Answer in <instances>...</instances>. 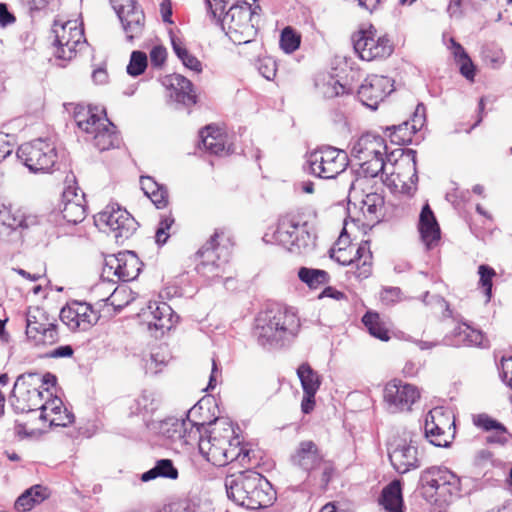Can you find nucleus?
I'll list each match as a JSON object with an SVG mask.
<instances>
[{
    "mask_svg": "<svg viewBox=\"0 0 512 512\" xmlns=\"http://www.w3.org/2000/svg\"><path fill=\"white\" fill-rule=\"evenodd\" d=\"M60 319L72 331H86L98 317L90 304L72 301L61 309Z\"/></svg>",
    "mask_w": 512,
    "mask_h": 512,
    "instance_id": "412c9836",
    "label": "nucleus"
},
{
    "mask_svg": "<svg viewBox=\"0 0 512 512\" xmlns=\"http://www.w3.org/2000/svg\"><path fill=\"white\" fill-rule=\"evenodd\" d=\"M510 434L506 427L501 423L498 427L493 430V433L487 436L486 441L491 444L505 445L508 442Z\"/></svg>",
    "mask_w": 512,
    "mask_h": 512,
    "instance_id": "052dcab7",
    "label": "nucleus"
},
{
    "mask_svg": "<svg viewBox=\"0 0 512 512\" xmlns=\"http://www.w3.org/2000/svg\"><path fill=\"white\" fill-rule=\"evenodd\" d=\"M101 118L98 115L97 108H85L77 106L74 111V120L77 126L85 133H90L95 130L96 124H101Z\"/></svg>",
    "mask_w": 512,
    "mask_h": 512,
    "instance_id": "ea45409f",
    "label": "nucleus"
},
{
    "mask_svg": "<svg viewBox=\"0 0 512 512\" xmlns=\"http://www.w3.org/2000/svg\"><path fill=\"white\" fill-rule=\"evenodd\" d=\"M166 364L167 359L164 355H160L159 352L152 353L145 363L146 373L157 374Z\"/></svg>",
    "mask_w": 512,
    "mask_h": 512,
    "instance_id": "6e6d98bb",
    "label": "nucleus"
},
{
    "mask_svg": "<svg viewBox=\"0 0 512 512\" xmlns=\"http://www.w3.org/2000/svg\"><path fill=\"white\" fill-rule=\"evenodd\" d=\"M175 219L171 215H162L155 232V241L158 245H164L171 235V229Z\"/></svg>",
    "mask_w": 512,
    "mask_h": 512,
    "instance_id": "de8ad7c7",
    "label": "nucleus"
},
{
    "mask_svg": "<svg viewBox=\"0 0 512 512\" xmlns=\"http://www.w3.org/2000/svg\"><path fill=\"white\" fill-rule=\"evenodd\" d=\"M330 257L343 266H349L347 274L355 277L357 280L368 278L372 272V254L367 243L360 244L357 248L350 246L348 248L330 250Z\"/></svg>",
    "mask_w": 512,
    "mask_h": 512,
    "instance_id": "4468645a",
    "label": "nucleus"
},
{
    "mask_svg": "<svg viewBox=\"0 0 512 512\" xmlns=\"http://www.w3.org/2000/svg\"><path fill=\"white\" fill-rule=\"evenodd\" d=\"M388 130H392L389 137L392 143L397 145H405L412 142V136L416 133L411 129L410 122L405 121L404 123L398 126H392L388 128Z\"/></svg>",
    "mask_w": 512,
    "mask_h": 512,
    "instance_id": "a18cd8bd",
    "label": "nucleus"
},
{
    "mask_svg": "<svg viewBox=\"0 0 512 512\" xmlns=\"http://www.w3.org/2000/svg\"><path fill=\"white\" fill-rule=\"evenodd\" d=\"M384 206V198L377 193L366 195L363 200L364 213L378 217Z\"/></svg>",
    "mask_w": 512,
    "mask_h": 512,
    "instance_id": "603ef678",
    "label": "nucleus"
},
{
    "mask_svg": "<svg viewBox=\"0 0 512 512\" xmlns=\"http://www.w3.org/2000/svg\"><path fill=\"white\" fill-rule=\"evenodd\" d=\"M479 274V284L484 288V293L487 297V300H490L492 295V279L496 275L495 270L485 264H482L478 267Z\"/></svg>",
    "mask_w": 512,
    "mask_h": 512,
    "instance_id": "3c124183",
    "label": "nucleus"
},
{
    "mask_svg": "<svg viewBox=\"0 0 512 512\" xmlns=\"http://www.w3.org/2000/svg\"><path fill=\"white\" fill-rule=\"evenodd\" d=\"M419 483L424 496L434 502H449L461 490L460 478L444 466H431L423 470Z\"/></svg>",
    "mask_w": 512,
    "mask_h": 512,
    "instance_id": "423d86ee",
    "label": "nucleus"
},
{
    "mask_svg": "<svg viewBox=\"0 0 512 512\" xmlns=\"http://www.w3.org/2000/svg\"><path fill=\"white\" fill-rule=\"evenodd\" d=\"M493 454L487 449L479 450L474 459V463L481 469L486 468L487 465L492 464Z\"/></svg>",
    "mask_w": 512,
    "mask_h": 512,
    "instance_id": "774afa93",
    "label": "nucleus"
},
{
    "mask_svg": "<svg viewBox=\"0 0 512 512\" xmlns=\"http://www.w3.org/2000/svg\"><path fill=\"white\" fill-rule=\"evenodd\" d=\"M203 148L215 155H226L230 148H226V135L218 128L211 125L200 131Z\"/></svg>",
    "mask_w": 512,
    "mask_h": 512,
    "instance_id": "f704fd0d",
    "label": "nucleus"
},
{
    "mask_svg": "<svg viewBox=\"0 0 512 512\" xmlns=\"http://www.w3.org/2000/svg\"><path fill=\"white\" fill-rule=\"evenodd\" d=\"M17 157L32 172H50L57 164L55 146L43 139H36L22 144L17 151Z\"/></svg>",
    "mask_w": 512,
    "mask_h": 512,
    "instance_id": "9b49d317",
    "label": "nucleus"
},
{
    "mask_svg": "<svg viewBox=\"0 0 512 512\" xmlns=\"http://www.w3.org/2000/svg\"><path fill=\"white\" fill-rule=\"evenodd\" d=\"M33 380H39L36 374L26 373L17 377L12 390V406L17 412L28 413L40 410L44 392Z\"/></svg>",
    "mask_w": 512,
    "mask_h": 512,
    "instance_id": "2eb2a0df",
    "label": "nucleus"
},
{
    "mask_svg": "<svg viewBox=\"0 0 512 512\" xmlns=\"http://www.w3.org/2000/svg\"><path fill=\"white\" fill-rule=\"evenodd\" d=\"M95 223L101 228L107 227L117 241L128 239L137 229L135 219L118 205H108L98 213Z\"/></svg>",
    "mask_w": 512,
    "mask_h": 512,
    "instance_id": "a211bd4d",
    "label": "nucleus"
},
{
    "mask_svg": "<svg viewBox=\"0 0 512 512\" xmlns=\"http://www.w3.org/2000/svg\"><path fill=\"white\" fill-rule=\"evenodd\" d=\"M148 430L160 436L173 449H182L197 441L199 435V424L189 418L167 417L160 421L150 422Z\"/></svg>",
    "mask_w": 512,
    "mask_h": 512,
    "instance_id": "0eeeda50",
    "label": "nucleus"
},
{
    "mask_svg": "<svg viewBox=\"0 0 512 512\" xmlns=\"http://www.w3.org/2000/svg\"><path fill=\"white\" fill-rule=\"evenodd\" d=\"M171 44L174 53L186 68L197 73L202 71L201 62L186 49L183 41L179 37L171 35Z\"/></svg>",
    "mask_w": 512,
    "mask_h": 512,
    "instance_id": "a19ab883",
    "label": "nucleus"
},
{
    "mask_svg": "<svg viewBox=\"0 0 512 512\" xmlns=\"http://www.w3.org/2000/svg\"><path fill=\"white\" fill-rule=\"evenodd\" d=\"M498 369L502 381L512 390V356L503 357Z\"/></svg>",
    "mask_w": 512,
    "mask_h": 512,
    "instance_id": "4d7b16f0",
    "label": "nucleus"
},
{
    "mask_svg": "<svg viewBox=\"0 0 512 512\" xmlns=\"http://www.w3.org/2000/svg\"><path fill=\"white\" fill-rule=\"evenodd\" d=\"M411 129L414 132L420 130L425 123V107L422 104L417 105L416 110L413 114L412 120L409 121Z\"/></svg>",
    "mask_w": 512,
    "mask_h": 512,
    "instance_id": "0e129e2a",
    "label": "nucleus"
},
{
    "mask_svg": "<svg viewBox=\"0 0 512 512\" xmlns=\"http://www.w3.org/2000/svg\"><path fill=\"white\" fill-rule=\"evenodd\" d=\"M386 145L381 136L365 133L354 144L351 154L358 160H368L369 157L385 154Z\"/></svg>",
    "mask_w": 512,
    "mask_h": 512,
    "instance_id": "c756f323",
    "label": "nucleus"
},
{
    "mask_svg": "<svg viewBox=\"0 0 512 512\" xmlns=\"http://www.w3.org/2000/svg\"><path fill=\"white\" fill-rule=\"evenodd\" d=\"M147 67V56L144 52L133 51L127 66V73L131 76L142 74Z\"/></svg>",
    "mask_w": 512,
    "mask_h": 512,
    "instance_id": "8fccbe9b",
    "label": "nucleus"
},
{
    "mask_svg": "<svg viewBox=\"0 0 512 512\" xmlns=\"http://www.w3.org/2000/svg\"><path fill=\"white\" fill-rule=\"evenodd\" d=\"M197 441L200 453L215 466L249 458L250 451L240 446L234 425L226 419H217L207 436L199 432Z\"/></svg>",
    "mask_w": 512,
    "mask_h": 512,
    "instance_id": "f03ea898",
    "label": "nucleus"
},
{
    "mask_svg": "<svg viewBox=\"0 0 512 512\" xmlns=\"http://www.w3.org/2000/svg\"><path fill=\"white\" fill-rule=\"evenodd\" d=\"M352 41L356 54L364 61L386 59L394 50L391 39L386 34H379L372 25L356 32Z\"/></svg>",
    "mask_w": 512,
    "mask_h": 512,
    "instance_id": "9d476101",
    "label": "nucleus"
},
{
    "mask_svg": "<svg viewBox=\"0 0 512 512\" xmlns=\"http://www.w3.org/2000/svg\"><path fill=\"white\" fill-rule=\"evenodd\" d=\"M446 341L456 347L476 346L484 347L485 338L480 330L474 329L466 322H460L453 330L451 335L446 337Z\"/></svg>",
    "mask_w": 512,
    "mask_h": 512,
    "instance_id": "7c9ffc66",
    "label": "nucleus"
},
{
    "mask_svg": "<svg viewBox=\"0 0 512 512\" xmlns=\"http://www.w3.org/2000/svg\"><path fill=\"white\" fill-rule=\"evenodd\" d=\"M393 91L389 77L380 75L368 76L358 89V98L366 107L375 110L379 103Z\"/></svg>",
    "mask_w": 512,
    "mask_h": 512,
    "instance_id": "4be33fe9",
    "label": "nucleus"
},
{
    "mask_svg": "<svg viewBox=\"0 0 512 512\" xmlns=\"http://www.w3.org/2000/svg\"><path fill=\"white\" fill-rule=\"evenodd\" d=\"M142 316L149 330H155V337L169 331L177 322L178 316L166 302H149Z\"/></svg>",
    "mask_w": 512,
    "mask_h": 512,
    "instance_id": "5701e85b",
    "label": "nucleus"
},
{
    "mask_svg": "<svg viewBox=\"0 0 512 512\" xmlns=\"http://www.w3.org/2000/svg\"><path fill=\"white\" fill-rule=\"evenodd\" d=\"M52 0H19L20 5L30 14L40 12L48 7Z\"/></svg>",
    "mask_w": 512,
    "mask_h": 512,
    "instance_id": "680f3d73",
    "label": "nucleus"
},
{
    "mask_svg": "<svg viewBox=\"0 0 512 512\" xmlns=\"http://www.w3.org/2000/svg\"><path fill=\"white\" fill-rule=\"evenodd\" d=\"M114 262L115 265L112 264L111 268H114V274L122 281L136 279L141 271V262L133 251L119 253Z\"/></svg>",
    "mask_w": 512,
    "mask_h": 512,
    "instance_id": "2f4dec72",
    "label": "nucleus"
},
{
    "mask_svg": "<svg viewBox=\"0 0 512 512\" xmlns=\"http://www.w3.org/2000/svg\"><path fill=\"white\" fill-rule=\"evenodd\" d=\"M317 469L321 470L320 485L322 488H326L335 471L334 465L331 461L323 459L322 463L318 465Z\"/></svg>",
    "mask_w": 512,
    "mask_h": 512,
    "instance_id": "e2e57ef3",
    "label": "nucleus"
},
{
    "mask_svg": "<svg viewBox=\"0 0 512 512\" xmlns=\"http://www.w3.org/2000/svg\"><path fill=\"white\" fill-rule=\"evenodd\" d=\"M257 8L259 7L252 8L249 0H244L240 4L231 5L223 17L217 18L222 30L233 43L247 44L256 37L259 18L256 13Z\"/></svg>",
    "mask_w": 512,
    "mask_h": 512,
    "instance_id": "20e7f679",
    "label": "nucleus"
},
{
    "mask_svg": "<svg viewBox=\"0 0 512 512\" xmlns=\"http://www.w3.org/2000/svg\"><path fill=\"white\" fill-rule=\"evenodd\" d=\"M266 243L278 244L292 253H302L314 246L315 235L309 231L306 222L300 224L294 218L285 216L277 226L263 236Z\"/></svg>",
    "mask_w": 512,
    "mask_h": 512,
    "instance_id": "39448f33",
    "label": "nucleus"
},
{
    "mask_svg": "<svg viewBox=\"0 0 512 512\" xmlns=\"http://www.w3.org/2000/svg\"><path fill=\"white\" fill-rule=\"evenodd\" d=\"M160 404L161 400L155 392L143 390L141 394L129 405V416L140 417L148 429V424L150 422H155V420H153V415L159 409Z\"/></svg>",
    "mask_w": 512,
    "mask_h": 512,
    "instance_id": "bb28decb",
    "label": "nucleus"
},
{
    "mask_svg": "<svg viewBox=\"0 0 512 512\" xmlns=\"http://www.w3.org/2000/svg\"><path fill=\"white\" fill-rule=\"evenodd\" d=\"M26 335L36 345H51L58 340L56 320L40 307H29L26 313Z\"/></svg>",
    "mask_w": 512,
    "mask_h": 512,
    "instance_id": "dca6fc26",
    "label": "nucleus"
},
{
    "mask_svg": "<svg viewBox=\"0 0 512 512\" xmlns=\"http://www.w3.org/2000/svg\"><path fill=\"white\" fill-rule=\"evenodd\" d=\"M16 22V17L8 10L6 3L0 2V28H6Z\"/></svg>",
    "mask_w": 512,
    "mask_h": 512,
    "instance_id": "338daca9",
    "label": "nucleus"
},
{
    "mask_svg": "<svg viewBox=\"0 0 512 512\" xmlns=\"http://www.w3.org/2000/svg\"><path fill=\"white\" fill-rule=\"evenodd\" d=\"M388 455L393 468L400 474L421 466L416 441L411 432H404L401 438L395 439L390 444Z\"/></svg>",
    "mask_w": 512,
    "mask_h": 512,
    "instance_id": "f3484780",
    "label": "nucleus"
},
{
    "mask_svg": "<svg viewBox=\"0 0 512 512\" xmlns=\"http://www.w3.org/2000/svg\"><path fill=\"white\" fill-rule=\"evenodd\" d=\"M111 3L122 23L127 40L132 41L142 32L143 11L137 5L136 0H111Z\"/></svg>",
    "mask_w": 512,
    "mask_h": 512,
    "instance_id": "aec40b11",
    "label": "nucleus"
},
{
    "mask_svg": "<svg viewBox=\"0 0 512 512\" xmlns=\"http://www.w3.org/2000/svg\"><path fill=\"white\" fill-rule=\"evenodd\" d=\"M74 422V415L67 408L57 412L55 416L49 418V424L51 426H62L66 427Z\"/></svg>",
    "mask_w": 512,
    "mask_h": 512,
    "instance_id": "bf43d9fd",
    "label": "nucleus"
},
{
    "mask_svg": "<svg viewBox=\"0 0 512 512\" xmlns=\"http://www.w3.org/2000/svg\"><path fill=\"white\" fill-rule=\"evenodd\" d=\"M300 36L291 28L283 29L280 36V47L286 53H292L299 48Z\"/></svg>",
    "mask_w": 512,
    "mask_h": 512,
    "instance_id": "09e8293b",
    "label": "nucleus"
},
{
    "mask_svg": "<svg viewBox=\"0 0 512 512\" xmlns=\"http://www.w3.org/2000/svg\"><path fill=\"white\" fill-rule=\"evenodd\" d=\"M297 376L301 382L303 392L317 393L321 380L318 373L308 363H302L297 368Z\"/></svg>",
    "mask_w": 512,
    "mask_h": 512,
    "instance_id": "79ce46f5",
    "label": "nucleus"
},
{
    "mask_svg": "<svg viewBox=\"0 0 512 512\" xmlns=\"http://www.w3.org/2000/svg\"><path fill=\"white\" fill-rule=\"evenodd\" d=\"M158 477L175 480L178 478V470L170 459L157 460L154 467L141 475L143 482L154 480Z\"/></svg>",
    "mask_w": 512,
    "mask_h": 512,
    "instance_id": "58836bf2",
    "label": "nucleus"
},
{
    "mask_svg": "<svg viewBox=\"0 0 512 512\" xmlns=\"http://www.w3.org/2000/svg\"><path fill=\"white\" fill-rule=\"evenodd\" d=\"M52 31L55 36L53 42L54 54L58 59L71 60L75 57L77 51L81 50L86 44L83 28L76 20H69L64 23L56 21Z\"/></svg>",
    "mask_w": 512,
    "mask_h": 512,
    "instance_id": "ddd939ff",
    "label": "nucleus"
},
{
    "mask_svg": "<svg viewBox=\"0 0 512 512\" xmlns=\"http://www.w3.org/2000/svg\"><path fill=\"white\" fill-rule=\"evenodd\" d=\"M345 92V87L339 81L332 80L325 84L324 95L328 98L343 95Z\"/></svg>",
    "mask_w": 512,
    "mask_h": 512,
    "instance_id": "69168bd1",
    "label": "nucleus"
},
{
    "mask_svg": "<svg viewBox=\"0 0 512 512\" xmlns=\"http://www.w3.org/2000/svg\"><path fill=\"white\" fill-rule=\"evenodd\" d=\"M38 219L36 216L27 215L20 209H14L12 206L0 205V224L16 230L18 228H28L36 225Z\"/></svg>",
    "mask_w": 512,
    "mask_h": 512,
    "instance_id": "72a5a7b5",
    "label": "nucleus"
},
{
    "mask_svg": "<svg viewBox=\"0 0 512 512\" xmlns=\"http://www.w3.org/2000/svg\"><path fill=\"white\" fill-rule=\"evenodd\" d=\"M455 434L454 415L443 407L431 409L424 424V435L429 443L436 447H448Z\"/></svg>",
    "mask_w": 512,
    "mask_h": 512,
    "instance_id": "f8f14e48",
    "label": "nucleus"
},
{
    "mask_svg": "<svg viewBox=\"0 0 512 512\" xmlns=\"http://www.w3.org/2000/svg\"><path fill=\"white\" fill-rule=\"evenodd\" d=\"M89 134L92 135L94 146L100 151L109 150L119 145L116 127L107 118H103L101 124H96L95 130Z\"/></svg>",
    "mask_w": 512,
    "mask_h": 512,
    "instance_id": "473e14b6",
    "label": "nucleus"
},
{
    "mask_svg": "<svg viewBox=\"0 0 512 512\" xmlns=\"http://www.w3.org/2000/svg\"><path fill=\"white\" fill-rule=\"evenodd\" d=\"M163 84L168 90L169 99L177 105L190 107L196 103V95L190 80L180 74L166 76Z\"/></svg>",
    "mask_w": 512,
    "mask_h": 512,
    "instance_id": "393cba45",
    "label": "nucleus"
},
{
    "mask_svg": "<svg viewBox=\"0 0 512 512\" xmlns=\"http://www.w3.org/2000/svg\"><path fill=\"white\" fill-rule=\"evenodd\" d=\"M219 236L220 233L215 231L210 239L197 252L200 261L196 266V270L198 274L208 280L222 277L227 272L230 253L227 247L219 244Z\"/></svg>",
    "mask_w": 512,
    "mask_h": 512,
    "instance_id": "1a4fd4ad",
    "label": "nucleus"
},
{
    "mask_svg": "<svg viewBox=\"0 0 512 512\" xmlns=\"http://www.w3.org/2000/svg\"><path fill=\"white\" fill-rule=\"evenodd\" d=\"M390 174L394 176L395 185H401L402 192L412 195L416 191L418 182L416 152L409 150L407 154L402 155L394 164V170Z\"/></svg>",
    "mask_w": 512,
    "mask_h": 512,
    "instance_id": "b1692460",
    "label": "nucleus"
},
{
    "mask_svg": "<svg viewBox=\"0 0 512 512\" xmlns=\"http://www.w3.org/2000/svg\"><path fill=\"white\" fill-rule=\"evenodd\" d=\"M418 231L421 241L428 250L436 247L441 239V230L437 219L428 203H426L420 212L418 221Z\"/></svg>",
    "mask_w": 512,
    "mask_h": 512,
    "instance_id": "cd10ccee",
    "label": "nucleus"
},
{
    "mask_svg": "<svg viewBox=\"0 0 512 512\" xmlns=\"http://www.w3.org/2000/svg\"><path fill=\"white\" fill-rule=\"evenodd\" d=\"M48 497L47 488L42 485H34L24 491L15 501V508L18 511H29L36 504L41 503Z\"/></svg>",
    "mask_w": 512,
    "mask_h": 512,
    "instance_id": "4c0bfd02",
    "label": "nucleus"
},
{
    "mask_svg": "<svg viewBox=\"0 0 512 512\" xmlns=\"http://www.w3.org/2000/svg\"><path fill=\"white\" fill-rule=\"evenodd\" d=\"M383 398L387 410L395 414L410 411L412 405L420 398V393L414 385L392 380L385 385Z\"/></svg>",
    "mask_w": 512,
    "mask_h": 512,
    "instance_id": "6ab92c4d",
    "label": "nucleus"
},
{
    "mask_svg": "<svg viewBox=\"0 0 512 512\" xmlns=\"http://www.w3.org/2000/svg\"><path fill=\"white\" fill-rule=\"evenodd\" d=\"M78 192L77 187L68 186L62 195V217L67 223L74 225L82 222L86 217L84 193Z\"/></svg>",
    "mask_w": 512,
    "mask_h": 512,
    "instance_id": "a878e982",
    "label": "nucleus"
},
{
    "mask_svg": "<svg viewBox=\"0 0 512 512\" xmlns=\"http://www.w3.org/2000/svg\"><path fill=\"white\" fill-rule=\"evenodd\" d=\"M473 424L484 431H493L501 423L487 414H478L473 417Z\"/></svg>",
    "mask_w": 512,
    "mask_h": 512,
    "instance_id": "13d9d810",
    "label": "nucleus"
},
{
    "mask_svg": "<svg viewBox=\"0 0 512 512\" xmlns=\"http://www.w3.org/2000/svg\"><path fill=\"white\" fill-rule=\"evenodd\" d=\"M300 327V319L294 308L275 304L259 312L254 334L262 347L282 348L293 341Z\"/></svg>",
    "mask_w": 512,
    "mask_h": 512,
    "instance_id": "f257e3e1",
    "label": "nucleus"
},
{
    "mask_svg": "<svg viewBox=\"0 0 512 512\" xmlns=\"http://www.w3.org/2000/svg\"><path fill=\"white\" fill-rule=\"evenodd\" d=\"M225 488L229 499L249 510L269 507L276 499L271 483L254 470L228 476Z\"/></svg>",
    "mask_w": 512,
    "mask_h": 512,
    "instance_id": "7ed1b4c3",
    "label": "nucleus"
},
{
    "mask_svg": "<svg viewBox=\"0 0 512 512\" xmlns=\"http://www.w3.org/2000/svg\"><path fill=\"white\" fill-rule=\"evenodd\" d=\"M362 322L373 337L381 341H388L390 339L389 332L381 322L378 313L366 312L362 317Z\"/></svg>",
    "mask_w": 512,
    "mask_h": 512,
    "instance_id": "c03bdc74",
    "label": "nucleus"
},
{
    "mask_svg": "<svg viewBox=\"0 0 512 512\" xmlns=\"http://www.w3.org/2000/svg\"><path fill=\"white\" fill-rule=\"evenodd\" d=\"M323 459L317 445L313 441L307 440L300 442L292 456V463L306 472H311L317 469Z\"/></svg>",
    "mask_w": 512,
    "mask_h": 512,
    "instance_id": "c85d7f7f",
    "label": "nucleus"
},
{
    "mask_svg": "<svg viewBox=\"0 0 512 512\" xmlns=\"http://www.w3.org/2000/svg\"><path fill=\"white\" fill-rule=\"evenodd\" d=\"M65 407L63 406V402L60 398L55 397L47 402H43L42 407L40 409V419L43 421H48L51 416H55L57 412L61 411Z\"/></svg>",
    "mask_w": 512,
    "mask_h": 512,
    "instance_id": "5fc2aeb1",
    "label": "nucleus"
},
{
    "mask_svg": "<svg viewBox=\"0 0 512 512\" xmlns=\"http://www.w3.org/2000/svg\"><path fill=\"white\" fill-rule=\"evenodd\" d=\"M140 185L144 194L157 208H164L167 205L168 192L163 185L157 183L150 176H141Z\"/></svg>",
    "mask_w": 512,
    "mask_h": 512,
    "instance_id": "c9c22d12",
    "label": "nucleus"
},
{
    "mask_svg": "<svg viewBox=\"0 0 512 512\" xmlns=\"http://www.w3.org/2000/svg\"><path fill=\"white\" fill-rule=\"evenodd\" d=\"M421 300L427 306L435 305V306H438L439 308H441L443 310L442 316L444 318H452L453 320L460 322V315L454 314V312L451 310L448 302L440 295L430 296L429 292H425L423 294Z\"/></svg>",
    "mask_w": 512,
    "mask_h": 512,
    "instance_id": "49530a36",
    "label": "nucleus"
},
{
    "mask_svg": "<svg viewBox=\"0 0 512 512\" xmlns=\"http://www.w3.org/2000/svg\"><path fill=\"white\" fill-rule=\"evenodd\" d=\"M380 504L388 512H403V499L399 481H392L382 490Z\"/></svg>",
    "mask_w": 512,
    "mask_h": 512,
    "instance_id": "e433bc0d",
    "label": "nucleus"
},
{
    "mask_svg": "<svg viewBox=\"0 0 512 512\" xmlns=\"http://www.w3.org/2000/svg\"><path fill=\"white\" fill-rule=\"evenodd\" d=\"M384 154L369 157L368 160H362V167L371 176L376 177L379 173L386 170V163L384 161Z\"/></svg>",
    "mask_w": 512,
    "mask_h": 512,
    "instance_id": "864d4df0",
    "label": "nucleus"
},
{
    "mask_svg": "<svg viewBox=\"0 0 512 512\" xmlns=\"http://www.w3.org/2000/svg\"><path fill=\"white\" fill-rule=\"evenodd\" d=\"M348 166L345 151L332 146L320 147L306 156L304 169L321 179H333Z\"/></svg>",
    "mask_w": 512,
    "mask_h": 512,
    "instance_id": "6e6552de",
    "label": "nucleus"
},
{
    "mask_svg": "<svg viewBox=\"0 0 512 512\" xmlns=\"http://www.w3.org/2000/svg\"><path fill=\"white\" fill-rule=\"evenodd\" d=\"M298 277L311 289H317L330 281V276L325 270L307 267L298 270Z\"/></svg>",
    "mask_w": 512,
    "mask_h": 512,
    "instance_id": "37998d69",
    "label": "nucleus"
}]
</instances>
